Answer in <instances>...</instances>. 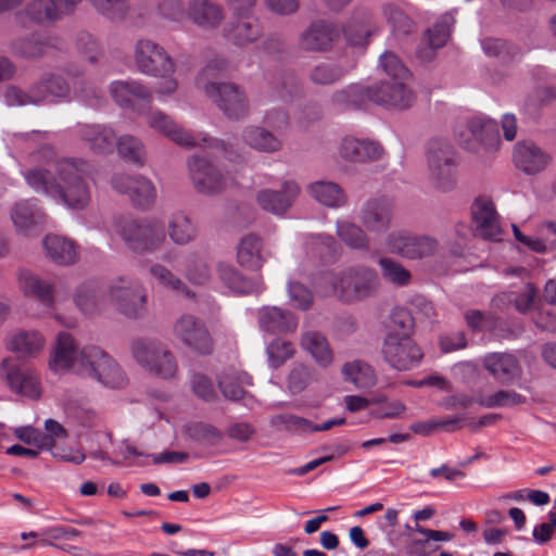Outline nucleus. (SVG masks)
Masks as SVG:
<instances>
[{"label":"nucleus","mask_w":556,"mask_h":556,"mask_svg":"<svg viewBox=\"0 0 556 556\" xmlns=\"http://www.w3.org/2000/svg\"><path fill=\"white\" fill-rule=\"evenodd\" d=\"M17 285L24 295L36 299L43 306H52L54 288L50 281L40 278L29 269L23 268L17 273Z\"/></svg>","instance_id":"obj_31"},{"label":"nucleus","mask_w":556,"mask_h":556,"mask_svg":"<svg viewBox=\"0 0 556 556\" xmlns=\"http://www.w3.org/2000/svg\"><path fill=\"white\" fill-rule=\"evenodd\" d=\"M379 64L391 80H405L409 77L408 70L400 58L391 51H386L381 54Z\"/></svg>","instance_id":"obj_64"},{"label":"nucleus","mask_w":556,"mask_h":556,"mask_svg":"<svg viewBox=\"0 0 556 556\" xmlns=\"http://www.w3.org/2000/svg\"><path fill=\"white\" fill-rule=\"evenodd\" d=\"M300 345L321 367H328L333 362V352L327 338L321 332L315 330L304 331L301 336Z\"/></svg>","instance_id":"obj_41"},{"label":"nucleus","mask_w":556,"mask_h":556,"mask_svg":"<svg viewBox=\"0 0 556 556\" xmlns=\"http://www.w3.org/2000/svg\"><path fill=\"white\" fill-rule=\"evenodd\" d=\"M186 278L193 285H205L212 278V268L207 258L197 251H189L182 261Z\"/></svg>","instance_id":"obj_45"},{"label":"nucleus","mask_w":556,"mask_h":556,"mask_svg":"<svg viewBox=\"0 0 556 556\" xmlns=\"http://www.w3.org/2000/svg\"><path fill=\"white\" fill-rule=\"evenodd\" d=\"M522 403H526V396L513 390H500L492 395L484 396V400H480V406L486 408L511 407Z\"/></svg>","instance_id":"obj_63"},{"label":"nucleus","mask_w":556,"mask_h":556,"mask_svg":"<svg viewBox=\"0 0 556 556\" xmlns=\"http://www.w3.org/2000/svg\"><path fill=\"white\" fill-rule=\"evenodd\" d=\"M147 125L157 134L170 139L184 148H195L206 143L207 148L215 153L223 154L230 162L244 160V153L235 151L220 140L207 138L205 135H194L179 126L169 115L160 110H151L146 114Z\"/></svg>","instance_id":"obj_4"},{"label":"nucleus","mask_w":556,"mask_h":556,"mask_svg":"<svg viewBox=\"0 0 556 556\" xmlns=\"http://www.w3.org/2000/svg\"><path fill=\"white\" fill-rule=\"evenodd\" d=\"M116 231L127 248L136 253H154L166 242L164 224L159 219L136 220L122 218Z\"/></svg>","instance_id":"obj_5"},{"label":"nucleus","mask_w":556,"mask_h":556,"mask_svg":"<svg viewBox=\"0 0 556 556\" xmlns=\"http://www.w3.org/2000/svg\"><path fill=\"white\" fill-rule=\"evenodd\" d=\"M77 135L81 142L94 154L113 152L116 134L110 126L101 124H86L78 127Z\"/></svg>","instance_id":"obj_28"},{"label":"nucleus","mask_w":556,"mask_h":556,"mask_svg":"<svg viewBox=\"0 0 556 556\" xmlns=\"http://www.w3.org/2000/svg\"><path fill=\"white\" fill-rule=\"evenodd\" d=\"M93 167L80 157H61L51 170L31 167L23 172L27 185L36 192L51 197L64 206L81 211L91 202Z\"/></svg>","instance_id":"obj_1"},{"label":"nucleus","mask_w":556,"mask_h":556,"mask_svg":"<svg viewBox=\"0 0 556 556\" xmlns=\"http://www.w3.org/2000/svg\"><path fill=\"white\" fill-rule=\"evenodd\" d=\"M188 169L192 184L199 192L211 195L225 188L224 175L206 157L193 154L188 159Z\"/></svg>","instance_id":"obj_19"},{"label":"nucleus","mask_w":556,"mask_h":556,"mask_svg":"<svg viewBox=\"0 0 556 556\" xmlns=\"http://www.w3.org/2000/svg\"><path fill=\"white\" fill-rule=\"evenodd\" d=\"M340 25L329 18L313 20L299 35L298 47L304 52H329L339 42Z\"/></svg>","instance_id":"obj_12"},{"label":"nucleus","mask_w":556,"mask_h":556,"mask_svg":"<svg viewBox=\"0 0 556 556\" xmlns=\"http://www.w3.org/2000/svg\"><path fill=\"white\" fill-rule=\"evenodd\" d=\"M471 215L478 236L493 241L500 239L502 230L492 201L482 198L477 199L471 206Z\"/></svg>","instance_id":"obj_26"},{"label":"nucleus","mask_w":556,"mask_h":556,"mask_svg":"<svg viewBox=\"0 0 556 556\" xmlns=\"http://www.w3.org/2000/svg\"><path fill=\"white\" fill-rule=\"evenodd\" d=\"M106 294L113 306L128 319L141 318L147 311V292L136 279L118 277L108 287Z\"/></svg>","instance_id":"obj_8"},{"label":"nucleus","mask_w":556,"mask_h":556,"mask_svg":"<svg viewBox=\"0 0 556 556\" xmlns=\"http://www.w3.org/2000/svg\"><path fill=\"white\" fill-rule=\"evenodd\" d=\"M84 363L83 349H78L75 339L67 332H60L49 361V368L54 372L72 371L80 375Z\"/></svg>","instance_id":"obj_18"},{"label":"nucleus","mask_w":556,"mask_h":556,"mask_svg":"<svg viewBox=\"0 0 556 556\" xmlns=\"http://www.w3.org/2000/svg\"><path fill=\"white\" fill-rule=\"evenodd\" d=\"M372 102L386 108L408 109L415 102V93L404 80L381 81L371 87Z\"/></svg>","instance_id":"obj_22"},{"label":"nucleus","mask_w":556,"mask_h":556,"mask_svg":"<svg viewBox=\"0 0 556 556\" xmlns=\"http://www.w3.org/2000/svg\"><path fill=\"white\" fill-rule=\"evenodd\" d=\"M484 368L494 379L510 381L518 379L521 367L518 359L509 353H491L483 358Z\"/></svg>","instance_id":"obj_39"},{"label":"nucleus","mask_w":556,"mask_h":556,"mask_svg":"<svg viewBox=\"0 0 556 556\" xmlns=\"http://www.w3.org/2000/svg\"><path fill=\"white\" fill-rule=\"evenodd\" d=\"M348 72L349 68L340 63L324 61L311 70L309 79L315 85L328 86L339 81Z\"/></svg>","instance_id":"obj_53"},{"label":"nucleus","mask_w":556,"mask_h":556,"mask_svg":"<svg viewBox=\"0 0 556 556\" xmlns=\"http://www.w3.org/2000/svg\"><path fill=\"white\" fill-rule=\"evenodd\" d=\"M29 20L37 24H50L62 20L66 12L58 0H31L25 8Z\"/></svg>","instance_id":"obj_44"},{"label":"nucleus","mask_w":556,"mask_h":556,"mask_svg":"<svg viewBox=\"0 0 556 556\" xmlns=\"http://www.w3.org/2000/svg\"><path fill=\"white\" fill-rule=\"evenodd\" d=\"M382 277L392 285L404 287L412 280L410 271L391 257H381L378 262Z\"/></svg>","instance_id":"obj_59"},{"label":"nucleus","mask_w":556,"mask_h":556,"mask_svg":"<svg viewBox=\"0 0 556 556\" xmlns=\"http://www.w3.org/2000/svg\"><path fill=\"white\" fill-rule=\"evenodd\" d=\"M149 271L153 279L162 287L186 298H193V292L188 288V286L182 281V279L176 276L170 269H168L164 265L159 263L153 264L150 267Z\"/></svg>","instance_id":"obj_49"},{"label":"nucleus","mask_w":556,"mask_h":556,"mask_svg":"<svg viewBox=\"0 0 556 556\" xmlns=\"http://www.w3.org/2000/svg\"><path fill=\"white\" fill-rule=\"evenodd\" d=\"M187 14L195 25L205 29L218 27L225 17L223 7L211 0H189Z\"/></svg>","instance_id":"obj_33"},{"label":"nucleus","mask_w":556,"mask_h":556,"mask_svg":"<svg viewBox=\"0 0 556 556\" xmlns=\"http://www.w3.org/2000/svg\"><path fill=\"white\" fill-rule=\"evenodd\" d=\"M10 216L15 229L25 236L37 233L46 217L37 200L34 199L16 202L11 208Z\"/></svg>","instance_id":"obj_27"},{"label":"nucleus","mask_w":556,"mask_h":556,"mask_svg":"<svg viewBox=\"0 0 556 556\" xmlns=\"http://www.w3.org/2000/svg\"><path fill=\"white\" fill-rule=\"evenodd\" d=\"M129 198L136 207L143 210L151 207L156 200L154 184L146 177L136 176Z\"/></svg>","instance_id":"obj_57"},{"label":"nucleus","mask_w":556,"mask_h":556,"mask_svg":"<svg viewBox=\"0 0 556 556\" xmlns=\"http://www.w3.org/2000/svg\"><path fill=\"white\" fill-rule=\"evenodd\" d=\"M217 109L231 121L247 118L251 112L245 89L231 81H222L219 86L204 92Z\"/></svg>","instance_id":"obj_11"},{"label":"nucleus","mask_w":556,"mask_h":556,"mask_svg":"<svg viewBox=\"0 0 556 556\" xmlns=\"http://www.w3.org/2000/svg\"><path fill=\"white\" fill-rule=\"evenodd\" d=\"M217 275L220 281L231 291L239 294L260 292L263 289L261 279H250L228 263H218Z\"/></svg>","instance_id":"obj_37"},{"label":"nucleus","mask_w":556,"mask_h":556,"mask_svg":"<svg viewBox=\"0 0 556 556\" xmlns=\"http://www.w3.org/2000/svg\"><path fill=\"white\" fill-rule=\"evenodd\" d=\"M301 186L294 179L283 180L280 189H263L256 194L262 210L276 216H283L293 206L301 194Z\"/></svg>","instance_id":"obj_17"},{"label":"nucleus","mask_w":556,"mask_h":556,"mask_svg":"<svg viewBox=\"0 0 556 556\" xmlns=\"http://www.w3.org/2000/svg\"><path fill=\"white\" fill-rule=\"evenodd\" d=\"M551 156L532 142H519L514 149L516 166L527 174L543 170L551 162Z\"/></svg>","instance_id":"obj_32"},{"label":"nucleus","mask_w":556,"mask_h":556,"mask_svg":"<svg viewBox=\"0 0 556 556\" xmlns=\"http://www.w3.org/2000/svg\"><path fill=\"white\" fill-rule=\"evenodd\" d=\"M94 10L112 22H121L130 11L129 0H91Z\"/></svg>","instance_id":"obj_60"},{"label":"nucleus","mask_w":556,"mask_h":556,"mask_svg":"<svg viewBox=\"0 0 556 556\" xmlns=\"http://www.w3.org/2000/svg\"><path fill=\"white\" fill-rule=\"evenodd\" d=\"M263 34V27L257 18L238 21L229 31V39L237 46H245L256 41Z\"/></svg>","instance_id":"obj_51"},{"label":"nucleus","mask_w":556,"mask_h":556,"mask_svg":"<svg viewBox=\"0 0 556 556\" xmlns=\"http://www.w3.org/2000/svg\"><path fill=\"white\" fill-rule=\"evenodd\" d=\"M244 144L262 153H275L281 150L282 141L269 129L260 125H248L241 130Z\"/></svg>","instance_id":"obj_36"},{"label":"nucleus","mask_w":556,"mask_h":556,"mask_svg":"<svg viewBox=\"0 0 556 556\" xmlns=\"http://www.w3.org/2000/svg\"><path fill=\"white\" fill-rule=\"evenodd\" d=\"M382 14L391 26L394 36H406L415 31L414 21L396 4H384L382 7Z\"/></svg>","instance_id":"obj_52"},{"label":"nucleus","mask_w":556,"mask_h":556,"mask_svg":"<svg viewBox=\"0 0 556 556\" xmlns=\"http://www.w3.org/2000/svg\"><path fill=\"white\" fill-rule=\"evenodd\" d=\"M75 304L85 315H94L104 309L102 294L92 282L81 283L74 296Z\"/></svg>","instance_id":"obj_47"},{"label":"nucleus","mask_w":556,"mask_h":556,"mask_svg":"<svg viewBox=\"0 0 556 556\" xmlns=\"http://www.w3.org/2000/svg\"><path fill=\"white\" fill-rule=\"evenodd\" d=\"M384 359L397 370H408L422 357L419 346L408 337L388 333L383 343Z\"/></svg>","instance_id":"obj_14"},{"label":"nucleus","mask_w":556,"mask_h":556,"mask_svg":"<svg viewBox=\"0 0 556 556\" xmlns=\"http://www.w3.org/2000/svg\"><path fill=\"white\" fill-rule=\"evenodd\" d=\"M46 340L37 330L17 329L5 338L8 351L34 357L45 348Z\"/></svg>","instance_id":"obj_35"},{"label":"nucleus","mask_w":556,"mask_h":556,"mask_svg":"<svg viewBox=\"0 0 556 556\" xmlns=\"http://www.w3.org/2000/svg\"><path fill=\"white\" fill-rule=\"evenodd\" d=\"M83 357L85 363L80 376L84 378L98 382H119L127 378L119 364L99 346L83 348Z\"/></svg>","instance_id":"obj_13"},{"label":"nucleus","mask_w":556,"mask_h":556,"mask_svg":"<svg viewBox=\"0 0 556 556\" xmlns=\"http://www.w3.org/2000/svg\"><path fill=\"white\" fill-rule=\"evenodd\" d=\"M62 41L56 36L33 33L16 38L12 42L13 52L27 60H39L50 53L51 50L60 49Z\"/></svg>","instance_id":"obj_25"},{"label":"nucleus","mask_w":556,"mask_h":556,"mask_svg":"<svg viewBox=\"0 0 556 556\" xmlns=\"http://www.w3.org/2000/svg\"><path fill=\"white\" fill-rule=\"evenodd\" d=\"M229 70L230 63L227 59L218 55L210 59L195 77V88L204 93L219 86L222 81H217V79Z\"/></svg>","instance_id":"obj_43"},{"label":"nucleus","mask_w":556,"mask_h":556,"mask_svg":"<svg viewBox=\"0 0 556 556\" xmlns=\"http://www.w3.org/2000/svg\"><path fill=\"white\" fill-rule=\"evenodd\" d=\"M455 18L451 13H444L429 27L416 51V56L421 62H430L434 59L438 49L443 48L451 35Z\"/></svg>","instance_id":"obj_21"},{"label":"nucleus","mask_w":556,"mask_h":556,"mask_svg":"<svg viewBox=\"0 0 556 556\" xmlns=\"http://www.w3.org/2000/svg\"><path fill=\"white\" fill-rule=\"evenodd\" d=\"M538 289L534 287L533 283L528 282L525 286L523 291L516 295L515 293H503L500 294L492 300L493 306L501 308L502 304L504 303H514L516 309L519 313H527L532 306L534 305V302L538 298Z\"/></svg>","instance_id":"obj_50"},{"label":"nucleus","mask_w":556,"mask_h":556,"mask_svg":"<svg viewBox=\"0 0 556 556\" xmlns=\"http://www.w3.org/2000/svg\"><path fill=\"white\" fill-rule=\"evenodd\" d=\"M341 375L349 382H370L377 380L375 368L363 359L346 362L341 367Z\"/></svg>","instance_id":"obj_58"},{"label":"nucleus","mask_w":556,"mask_h":556,"mask_svg":"<svg viewBox=\"0 0 556 556\" xmlns=\"http://www.w3.org/2000/svg\"><path fill=\"white\" fill-rule=\"evenodd\" d=\"M338 154L346 162L367 163L379 160L383 148L375 141L346 137L340 142Z\"/></svg>","instance_id":"obj_29"},{"label":"nucleus","mask_w":556,"mask_h":556,"mask_svg":"<svg viewBox=\"0 0 556 556\" xmlns=\"http://www.w3.org/2000/svg\"><path fill=\"white\" fill-rule=\"evenodd\" d=\"M0 378L8 382H36L39 375L30 363L8 356L0 363Z\"/></svg>","instance_id":"obj_42"},{"label":"nucleus","mask_w":556,"mask_h":556,"mask_svg":"<svg viewBox=\"0 0 556 556\" xmlns=\"http://www.w3.org/2000/svg\"><path fill=\"white\" fill-rule=\"evenodd\" d=\"M173 332L187 348L199 354H210L213 350V340L207 328L193 315L180 316L174 324Z\"/></svg>","instance_id":"obj_15"},{"label":"nucleus","mask_w":556,"mask_h":556,"mask_svg":"<svg viewBox=\"0 0 556 556\" xmlns=\"http://www.w3.org/2000/svg\"><path fill=\"white\" fill-rule=\"evenodd\" d=\"M379 29L371 11L366 8H355L340 26L345 41L354 47H366Z\"/></svg>","instance_id":"obj_16"},{"label":"nucleus","mask_w":556,"mask_h":556,"mask_svg":"<svg viewBox=\"0 0 556 556\" xmlns=\"http://www.w3.org/2000/svg\"><path fill=\"white\" fill-rule=\"evenodd\" d=\"M389 251L407 260H422L440 251V242L428 235H416L400 230L391 232L386 240Z\"/></svg>","instance_id":"obj_10"},{"label":"nucleus","mask_w":556,"mask_h":556,"mask_svg":"<svg viewBox=\"0 0 556 556\" xmlns=\"http://www.w3.org/2000/svg\"><path fill=\"white\" fill-rule=\"evenodd\" d=\"M258 326L267 333H288L298 328L296 317L289 311L277 306H265L257 314Z\"/></svg>","instance_id":"obj_30"},{"label":"nucleus","mask_w":556,"mask_h":556,"mask_svg":"<svg viewBox=\"0 0 556 556\" xmlns=\"http://www.w3.org/2000/svg\"><path fill=\"white\" fill-rule=\"evenodd\" d=\"M331 103L340 109H359L367 101L372 102L371 87L364 88L358 85H350L331 94Z\"/></svg>","instance_id":"obj_46"},{"label":"nucleus","mask_w":556,"mask_h":556,"mask_svg":"<svg viewBox=\"0 0 556 556\" xmlns=\"http://www.w3.org/2000/svg\"><path fill=\"white\" fill-rule=\"evenodd\" d=\"M236 250L238 264L253 271H260L270 257L264 239L255 232L243 235L238 241Z\"/></svg>","instance_id":"obj_24"},{"label":"nucleus","mask_w":556,"mask_h":556,"mask_svg":"<svg viewBox=\"0 0 556 556\" xmlns=\"http://www.w3.org/2000/svg\"><path fill=\"white\" fill-rule=\"evenodd\" d=\"M458 156L453 147L441 140H432L427 149V178L430 185L450 192L457 185Z\"/></svg>","instance_id":"obj_6"},{"label":"nucleus","mask_w":556,"mask_h":556,"mask_svg":"<svg viewBox=\"0 0 556 556\" xmlns=\"http://www.w3.org/2000/svg\"><path fill=\"white\" fill-rule=\"evenodd\" d=\"M468 129L473 139L485 148H494L500 142L497 124L491 118L473 117L468 122Z\"/></svg>","instance_id":"obj_48"},{"label":"nucleus","mask_w":556,"mask_h":556,"mask_svg":"<svg viewBox=\"0 0 556 556\" xmlns=\"http://www.w3.org/2000/svg\"><path fill=\"white\" fill-rule=\"evenodd\" d=\"M318 287L325 294L334 295L346 304L363 302L375 296L380 288L378 273L366 265L356 264L339 271L323 274Z\"/></svg>","instance_id":"obj_3"},{"label":"nucleus","mask_w":556,"mask_h":556,"mask_svg":"<svg viewBox=\"0 0 556 556\" xmlns=\"http://www.w3.org/2000/svg\"><path fill=\"white\" fill-rule=\"evenodd\" d=\"M134 62L138 72L150 77H168L176 72L173 56L150 38H140L135 42Z\"/></svg>","instance_id":"obj_9"},{"label":"nucleus","mask_w":556,"mask_h":556,"mask_svg":"<svg viewBox=\"0 0 556 556\" xmlns=\"http://www.w3.org/2000/svg\"><path fill=\"white\" fill-rule=\"evenodd\" d=\"M394 205L391 199L380 195L366 200L359 211V222L370 232L383 233L391 227Z\"/></svg>","instance_id":"obj_20"},{"label":"nucleus","mask_w":556,"mask_h":556,"mask_svg":"<svg viewBox=\"0 0 556 556\" xmlns=\"http://www.w3.org/2000/svg\"><path fill=\"white\" fill-rule=\"evenodd\" d=\"M269 425L277 431L307 433L311 420L294 414L283 413L271 416Z\"/></svg>","instance_id":"obj_61"},{"label":"nucleus","mask_w":556,"mask_h":556,"mask_svg":"<svg viewBox=\"0 0 556 556\" xmlns=\"http://www.w3.org/2000/svg\"><path fill=\"white\" fill-rule=\"evenodd\" d=\"M337 236L351 249L366 250L369 247L368 236L365 230L355 223L338 220Z\"/></svg>","instance_id":"obj_56"},{"label":"nucleus","mask_w":556,"mask_h":556,"mask_svg":"<svg viewBox=\"0 0 556 556\" xmlns=\"http://www.w3.org/2000/svg\"><path fill=\"white\" fill-rule=\"evenodd\" d=\"M84 74L81 66L67 64L58 71L42 73L27 90L14 85L7 86L2 97L10 106L70 101L73 89L67 78H79Z\"/></svg>","instance_id":"obj_2"},{"label":"nucleus","mask_w":556,"mask_h":556,"mask_svg":"<svg viewBox=\"0 0 556 556\" xmlns=\"http://www.w3.org/2000/svg\"><path fill=\"white\" fill-rule=\"evenodd\" d=\"M117 152L125 161L138 166H143L147 159L144 144L140 139L131 135H124L116 139Z\"/></svg>","instance_id":"obj_55"},{"label":"nucleus","mask_w":556,"mask_h":556,"mask_svg":"<svg viewBox=\"0 0 556 556\" xmlns=\"http://www.w3.org/2000/svg\"><path fill=\"white\" fill-rule=\"evenodd\" d=\"M109 92L118 106L130 110H136L139 104H149L153 99L150 88L134 79L112 81Z\"/></svg>","instance_id":"obj_23"},{"label":"nucleus","mask_w":556,"mask_h":556,"mask_svg":"<svg viewBox=\"0 0 556 556\" xmlns=\"http://www.w3.org/2000/svg\"><path fill=\"white\" fill-rule=\"evenodd\" d=\"M182 431L193 442L207 445H216L224 435L215 426L203 421L187 422Z\"/></svg>","instance_id":"obj_54"},{"label":"nucleus","mask_w":556,"mask_h":556,"mask_svg":"<svg viewBox=\"0 0 556 556\" xmlns=\"http://www.w3.org/2000/svg\"><path fill=\"white\" fill-rule=\"evenodd\" d=\"M131 355L136 362L160 379H173L177 363L168 348L159 340L139 338L132 341Z\"/></svg>","instance_id":"obj_7"},{"label":"nucleus","mask_w":556,"mask_h":556,"mask_svg":"<svg viewBox=\"0 0 556 556\" xmlns=\"http://www.w3.org/2000/svg\"><path fill=\"white\" fill-rule=\"evenodd\" d=\"M198 227L182 211L174 212L167 220V235L176 245H187L198 238Z\"/></svg>","instance_id":"obj_40"},{"label":"nucleus","mask_w":556,"mask_h":556,"mask_svg":"<svg viewBox=\"0 0 556 556\" xmlns=\"http://www.w3.org/2000/svg\"><path fill=\"white\" fill-rule=\"evenodd\" d=\"M42 245L46 256L58 265H72L79 258L78 247L72 239L48 235Z\"/></svg>","instance_id":"obj_34"},{"label":"nucleus","mask_w":556,"mask_h":556,"mask_svg":"<svg viewBox=\"0 0 556 556\" xmlns=\"http://www.w3.org/2000/svg\"><path fill=\"white\" fill-rule=\"evenodd\" d=\"M74 96L89 106H98L104 96L102 90L91 79H80L74 88Z\"/></svg>","instance_id":"obj_62"},{"label":"nucleus","mask_w":556,"mask_h":556,"mask_svg":"<svg viewBox=\"0 0 556 556\" xmlns=\"http://www.w3.org/2000/svg\"><path fill=\"white\" fill-rule=\"evenodd\" d=\"M306 191L319 204L339 208L346 204L348 197L343 188L331 180H317L306 187Z\"/></svg>","instance_id":"obj_38"}]
</instances>
